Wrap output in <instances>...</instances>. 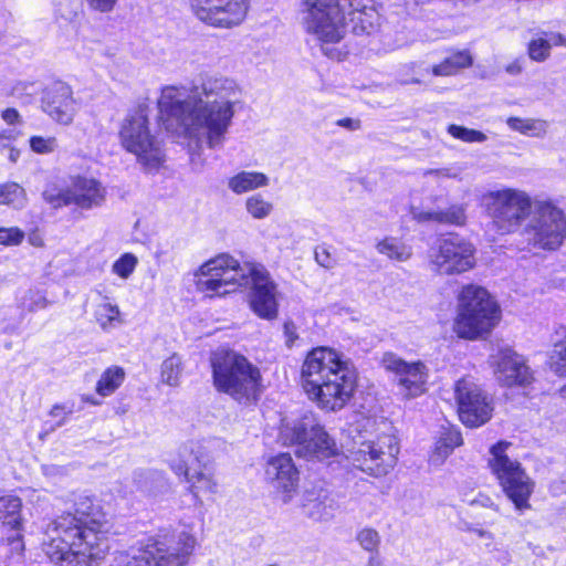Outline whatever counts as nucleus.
I'll return each mask as SVG.
<instances>
[{"label":"nucleus","mask_w":566,"mask_h":566,"mask_svg":"<svg viewBox=\"0 0 566 566\" xmlns=\"http://www.w3.org/2000/svg\"><path fill=\"white\" fill-rule=\"evenodd\" d=\"M243 106L241 86L227 76H207L191 87L165 86L158 98L165 129L196 148H221Z\"/></svg>","instance_id":"nucleus-1"},{"label":"nucleus","mask_w":566,"mask_h":566,"mask_svg":"<svg viewBox=\"0 0 566 566\" xmlns=\"http://www.w3.org/2000/svg\"><path fill=\"white\" fill-rule=\"evenodd\" d=\"M43 551L60 566H90L108 551L104 513L88 496L80 495L74 512L54 518L46 527Z\"/></svg>","instance_id":"nucleus-2"},{"label":"nucleus","mask_w":566,"mask_h":566,"mask_svg":"<svg viewBox=\"0 0 566 566\" xmlns=\"http://www.w3.org/2000/svg\"><path fill=\"white\" fill-rule=\"evenodd\" d=\"M346 14L357 35L371 34L379 25L375 0H301L298 6L302 30L326 56L334 60H342L345 55L333 45L346 35Z\"/></svg>","instance_id":"nucleus-3"},{"label":"nucleus","mask_w":566,"mask_h":566,"mask_svg":"<svg viewBox=\"0 0 566 566\" xmlns=\"http://www.w3.org/2000/svg\"><path fill=\"white\" fill-rule=\"evenodd\" d=\"M197 290L205 296H223L238 287H250V306L263 319L277 316L276 285L260 263L241 264L228 253L206 261L193 273Z\"/></svg>","instance_id":"nucleus-4"},{"label":"nucleus","mask_w":566,"mask_h":566,"mask_svg":"<svg viewBox=\"0 0 566 566\" xmlns=\"http://www.w3.org/2000/svg\"><path fill=\"white\" fill-rule=\"evenodd\" d=\"M301 384L308 399L326 411H339L357 387V371L349 359L328 347L312 349L301 369Z\"/></svg>","instance_id":"nucleus-5"},{"label":"nucleus","mask_w":566,"mask_h":566,"mask_svg":"<svg viewBox=\"0 0 566 566\" xmlns=\"http://www.w3.org/2000/svg\"><path fill=\"white\" fill-rule=\"evenodd\" d=\"M197 539L189 531L167 532L117 552V566H186Z\"/></svg>","instance_id":"nucleus-6"},{"label":"nucleus","mask_w":566,"mask_h":566,"mask_svg":"<svg viewBox=\"0 0 566 566\" xmlns=\"http://www.w3.org/2000/svg\"><path fill=\"white\" fill-rule=\"evenodd\" d=\"M216 389L235 401L250 403L261 394L260 369L243 355L233 350H220L211 358Z\"/></svg>","instance_id":"nucleus-7"},{"label":"nucleus","mask_w":566,"mask_h":566,"mask_svg":"<svg viewBox=\"0 0 566 566\" xmlns=\"http://www.w3.org/2000/svg\"><path fill=\"white\" fill-rule=\"evenodd\" d=\"M500 319V306L485 289L470 284L461 290L453 322V331L460 338H483Z\"/></svg>","instance_id":"nucleus-8"},{"label":"nucleus","mask_w":566,"mask_h":566,"mask_svg":"<svg viewBox=\"0 0 566 566\" xmlns=\"http://www.w3.org/2000/svg\"><path fill=\"white\" fill-rule=\"evenodd\" d=\"M149 107L139 103L124 116L118 128L123 149L134 155L146 170H157L165 161L161 142L150 129Z\"/></svg>","instance_id":"nucleus-9"},{"label":"nucleus","mask_w":566,"mask_h":566,"mask_svg":"<svg viewBox=\"0 0 566 566\" xmlns=\"http://www.w3.org/2000/svg\"><path fill=\"white\" fill-rule=\"evenodd\" d=\"M279 440L284 446H296V453L307 459L324 460L338 453L335 440L313 413L293 421L283 420Z\"/></svg>","instance_id":"nucleus-10"},{"label":"nucleus","mask_w":566,"mask_h":566,"mask_svg":"<svg viewBox=\"0 0 566 566\" xmlns=\"http://www.w3.org/2000/svg\"><path fill=\"white\" fill-rule=\"evenodd\" d=\"M510 447L511 443L506 441L492 446L489 465L515 510L524 512L531 509L530 499L534 492L535 482L517 460L509 457L506 451Z\"/></svg>","instance_id":"nucleus-11"},{"label":"nucleus","mask_w":566,"mask_h":566,"mask_svg":"<svg viewBox=\"0 0 566 566\" xmlns=\"http://www.w3.org/2000/svg\"><path fill=\"white\" fill-rule=\"evenodd\" d=\"M207 460L205 442L195 440L181 444L168 460L169 468L177 476L184 478L188 491L199 506L203 504V496L210 497L218 493V482L212 473L206 469L191 471L193 462L201 465Z\"/></svg>","instance_id":"nucleus-12"},{"label":"nucleus","mask_w":566,"mask_h":566,"mask_svg":"<svg viewBox=\"0 0 566 566\" xmlns=\"http://www.w3.org/2000/svg\"><path fill=\"white\" fill-rule=\"evenodd\" d=\"M481 205L499 234L517 231L530 216L532 199L523 190L502 188L482 196Z\"/></svg>","instance_id":"nucleus-13"},{"label":"nucleus","mask_w":566,"mask_h":566,"mask_svg":"<svg viewBox=\"0 0 566 566\" xmlns=\"http://www.w3.org/2000/svg\"><path fill=\"white\" fill-rule=\"evenodd\" d=\"M523 234L534 248L556 250L566 239V214L549 200L537 201Z\"/></svg>","instance_id":"nucleus-14"},{"label":"nucleus","mask_w":566,"mask_h":566,"mask_svg":"<svg viewBox=\"0 0 566 566\" xmlns=\"http://www.w3.org/2000/svg\"><path fill=\"white\" fill-rule=\"evenodd\" d=\"M430 270L440 275H458L475 265L474 245L459 234L441 237L428 251Z\"/></svg>","instance_id":"nucleus-15"},{"label":"nucleus","mask_w":566,"mask_h":566,"mask_svg":"<svg viewBox=\"0 0 566 566\" xmlns=\"http://www.w3.org/2000/svg\"><path fill=\"white\" fill-rule=\"evenodd\" d=\"M454 398L464 426L478 428L491 419L493 400L473 378L464 377L455 382Z\"/></svg>","instance_id":"nucleus-16"},{"label":"nucleus","mask_w":566,"mask_h":566,"mask_svg":"<svg viewBox=\"0 0 566 566\" xmlns=\"http://www.w3.org/2000/svg\"><path fill=\"white\" fill-rule=\"evenodd\" d=\"M381 366L394 374L399 395L405 399H413L428 390L430 370L422 360L408 361L395 353H385Z\"/></svg>","instance_id":"nucleus-17"},{"label":"nucleus","mask_w":566,"mask_h":566,"mask_svg":"<svg viewBox=\"0 0 566 566\" xmlns=\"http://www.w3.org/2000/svg\"><path fill=\"white\" fill-rule=\"evenodd\" d=\"M398 453L396 438L385 434L378 437L376 441L361 442L357 450L352 451L350 458L354 465L363 472L380 476L394 468Z\"/></svg>","instance_id":"nucleus-18"},{"label":"nucleus","mask_w":566,"mask_h":566,"mask_svg":"<svg viewBox=\"0 0 566 566\" xmlns=\"http://www.w3.org/2000/svg\"><path fill=\"white\" fill-rule=\"evenodd\" d=\"M195 17L207 25L232 29L247 18L250 0H189Z\"/></svg>","instance_id":"nucleus-19"},{"label":"nucleus","mask_w":566,"mask_h":566,"mask_svg":"<svg viewBox=\"0 0 566 566\" xmlns=\"http://www.w3.org/2000/svg\"><path fill=\"white\" fill-rule=\"evenodd\" d=\"M41 109L55 123L71 125L77 112L71 86L64 82L48 85L42 93Z\"/></svg>","instance_id":"nucleus-20"},{"label":"nucleus","mask_w":566,"mask_h":566,"mask_svg":"<svg viewBox=\"0 0 566 566\" xmlns=\"http://www.w3.org/2000/svg\"><path fill=\"white\" fill-rule=\"evenodd\" d=\"M496 380L503 386L527 385L533 375L522 356L509 347L500 348L490 356Z\"/></svg>","instance_id":"nucleus-21"},{"label":"nucleus","mask_w":566,"mask_h":566,"mask_svg":"<svg viewBox=\"0 0 566 566\" xmlns=\"http://www.w3.org/2000/svg\"><path fill=\"white\" fill-rule=\"evenodd\" d=\"M265 478L284 503L293 497L298 484V471L291 454L280 453L266 462Z\"/></svg>","instance_id":"nucleus-22"},{"label":"nucleus","mask_w":566,"mask_h":566,"mask_svg":"<svg viewBox=\"0 0 566 566\" xmlns=\"http://www.w3.org/2000/svg\"><path fill=\"white\" fill-rule=\"evenodd\" d=\"M74 205L82 209L99 206L105 198L104 187L94 178L77 177L72 184Z\"/></svg>","instance_id":"nucleus-23"},{"label":"nucleus","mask_w":566,"mask_h":566,"mask_svg":"<svg viewBox=\"0 0 566 566\" xmlns=\"http://www.w3.org/2000/svg\"><path fill=\"white\" fill-rule=\"evenodd\" d=\"M302 509L313 520H327L333 515L334 501L324 490H306L302 495Z\"/></svg>","instance_id":"nucleus-24"},{"label":"nucleus","mask_w":566,"mask_h":566,"mask_svg":"<svg viewBox=\"0 0 566 566\" xmlns=\"http://www.w3.org/2000/svg\"><path fill=\"white\" fill-rule=\"evenodd\" d=\"M269 177L260 171L242 170L228 179V188L235 195H242L268 187Z\"/></svg>","instance_id":"nucleus-25"},{"label":"nucleus","mask_w":566,"mask_h":566,"mask_svg":"<svg viewBox=\"0 0 566 566\" xmlns=\"http://www.w3.org/2000/svg\"><path fill=\"white\" fill-rule=\"evenodd\" d=\"M133 482L137 491L151 495L168 485L165 474L157 470H137L134 472Z\"/></svg>","instance_id":"nucleus-26"},{"label":"nucleus","mask_w":566,"mask_h":566,"mask_svg":"<svg viewBox=\"0 0 566 566\" xmlns=\"http://www.w3.org/2000/svg\"><path fill=\"white\" fill-rule=\"evenodd\" d=\"M94 316L96 323L104 332H111L124 323L119 307L111 303L108 298H105L96 306Z\"/></svg>","instance_id":"nucleus-27"},{"label":"nucleus","mask_w":566,"mask_h":566,"mask_svg":"<svg viewBox=\"0 0 566 566\" xmlns=\"http://www.w3.org/2000/svg\"><path fill=\"white\" fill-rule=\"evenodd\" d=\"M462 444V436L459 430L450 429L437 441L430 461L433 464H441L452 453L455 447Z\"/></svg>","instance_id":"nucleus-28"},{"label":"nucleus","mask_w":566,"mask_h":566,"mask_svg":"<svg viewBox=\"0 0 566 566\" xmlns=\"http://www.w3.org/2000/svg\"><path fill=\"white\" fill-rule=\"evenodd\" d=\"M507 126L515 132L531 137H542L547 132V122L538 118L509 117Z\"/></svg>","instance_id":"nucleus-29"},{"label":"nucleus","mask_w":566,"mask_h":566,"mask_svg":"<svg viewBox=\"0 0 566 566\" xmlns=\"http://www.w3.org/2000/svg\"><path fill=\"white\" fill-rule=\"evenodd\" d=\"M376 248L380 254L398 262H406L412 255L411 247L394 237L385 238Z\"/></svg>","instance_id":"nucleus-30"},{"label":"nucleus","mask_w":566,"mask_h":566,"mask_svg":"<svg viewBox=\"0 0 566 566\" xmlns=\"http://www.w3.org/2000/svg\"><path fill=\"white\" fill-rule=\"evenodd\" d=\"M21 500L14 495H3L0 497V520L12 530L18 531L21 526Z\"/></svg>","instance_id":"nucleus-31"},{"label":"nucleus","mask_w":566,"mask_h":566,"mask_svg":"<svg viewBox=\"0 0 566 566\" xmlns=\"http://www.w3.org/2000/svg\"><path fill=\"white\" fill-rule=\"evenodd\" d=\"M471 64L472 57L469 52L461 51L448 56L440 64L433 66L432 73L436 76H450Z\"/></svg>","instance_id":"nucleus-32"},{"label":"nucleus","mask_w":566,"mask_h":566,"mask_svg":"<svg viewBox=\"0 0 566 566\" xmlns=\"http://www.w3.org/2000/svg\"><path fill=\"white\" fill-rule=\"evenodd\" d=\"M125 371L122 367L107 368L96 384V392L103 397L112 395L124 381Z\"/></svg>","instance_id":"nucleus-33"},{"label":"nucleus","mask_w":566,"mask_h":566,"mask_svg":"<svg viewBox=\"0 0 566 566\" xmlns=\"http://www.w3.org/2000/svg\"><path fill=\"white\" fill-rule=\"evenodd\" d=\"M17 303L23 313H35L45 310L51 304L44 292L33 289L24 291L18 297Z\"/></svg>","instance_id":"nucleus-34"},{"label":"nucleus","mask_w":566,"mask_h":566,"mask_svg":"<svg viewBox=\"0 0 566 566\" xmlns=\"http://www.w3.org/2000/svg\"><path fill=\"white\" fill-rule=\"evenodd\" d=\"M0 205L21 209L27 205L25 190L17 182L0 185Z\"/></svg>","instance_id":"nucleus-35"},{"label":"nucleus","mask_w":566,"mask_h":566,"mask_svg":"<svg viewBox=\"0 0 566 566\" xmlns=\"http://www.w3.org/2000/svg\"><path fill=\"white\" fill-rule=\"evenodd\" d=\"M563 332L564 338L554 345L548 357L549 369L559 377H566V327Z\"/></svg>","instance_id":"nucleus-36"},{"label":"nucleus","mask_w":566,"mask_h":566,"mask_svg":"<svg viewBox=\"0 0 566 566\" xmlns=\"http://www.w3.org/2000/svg\"><path fill=\"white\" fill-rule=\"evenodd\" d=\"M182 373L181 358L174 354L161 364V380L164 384L175 387L179 385Z\"/></svg>","instance_id":"nucleus-37"},{"label":"nucleus","mask_w":566,"mask_h":566,"mask_svg":"<svg viewBox=\"0 0 566 566\" xmlns=\"http://www.w3.org/2000/svg\"><path fill=\"white\" fill-rule=\"evenodd\" d=\"M43 198L53 208L74 205L72 187L59 188L55 185H49L43 191Z\"/></svg>","instance_id":"nucleus-38"},{"label":"nucleus","mask_w":566,"mask_h":566,"mask_svg":"<svg viewBox=\"0 0 566 566\" xmlns=\"http://www.w3.org/2000/svg\"><path fill=\"white\" fill-rule=\"evenodd\" d=\"M245 210L253 218L262 220L268 218L273 211L272 202L264 199L260 193L250 196L245 200Z\"/></svg>","instance_id":"nucleus-39"},{"label":"nucleus","mask_w":566,"mask_h":566,"mask_svg":"<svg viewBox=\"0 0 566 566\" xmlns=\"http://www.w3.org/2000/svg\"><path fill=\"white\" fill-rule=\"evenodd\" d=\"M465 222L467 206L463 203L451 205L443 210H439V223L461 227Z\"/></svg>","instance_id":"nucleus-40"},{"label":"nucleus","mask_w":566,"mask_h":566,"mask_svg":"<svg viewBox=\"0 0 566 566\" xmlns=\"http://www.w3.org/2000/svg\"><path fill=\"white\" fill-rule=\"evenodd\" d=\"M38 87L32 82L19 81L12 84L7 91V95L14 97L21 104H29L36 94Z\"/></svg>","instance_id":"nucleus-41"},{"label":"nucleus","mask_w":566,"mask_h":566,"mask_svg":"<svg viewBox=\"0 0 566 566\" xmlns=\"http://www.w3.org/2000/svg\"><path fill=\"white\" fill-rule=\"evenodd\" d=\"M138 264V259L133 253H124L117 259L112 266V271L114 274L118 275L120 279H128L133 272L135 271Z\"/></svg>","instance_id":"nucleus-42"},{"label":"nucleus","mask_w":566,"mask_h":566,"mask_svg":"<svg viewBox=\"0 0 566 566\" xmlns=\"http://www.w3.org/2000/svg\"><path fill=\"white\" fill-rule=\"evenodd\" d=\"M448 133L464 143H483L486 140V135L480 130L467 128L455 124L449 125Z\"/></svg>","instance_id":"nucleus-43"},{"label":"nucleus","mask_w":566,"mask_h":566,"mask_svg":"<svg viewBox=\"0 0 566 566\" xmlns=\"http://www.w3.org/2000/svg\"><path fill=\"white\" fill-rule=\"evenodd\" d=\"M356 541L363 549L377 553L380 545V535L376 530L365 527L357 533Z\"/></svg>","instance_id":"nucleus-44"},{"label":"nucleus","mask_w":566,"mask_h":566,"mask_svg":"<svg viewBox=\"0 0 566 566\" xmlns=\"http://www.w3.org/2000/svg\"><path fill=\"white\" fill-rule=\"evenodd\" d=\"M30 147L36 154H51L59 147L57 140L53 136H32L30 138Z\"/></svg>","instance_id":"nucleus-45"},{"label":"nucleus","mask_w":566,"mask_h":566,"mask_svg":"<svg viewBox=\"0 0 566 566\" xmlns=\"http://www.w3.org/2000/svg\"><path fill=\"white\" fill-rule=\"evenodd\" d=\"M551 54L549 41L537 38L528 43V56L536 62H544Z\"/></svg>","instance_id":"nucleus-46"},{"label":"nucleus","mask_w":566,"mask_h":566,"mask_svg":"<svg viewBox=\"0 0 566 566\" xmlns=\"http://www.w3.org/2000/svg\"><path fill=\"white\" fill-rule=\"evenodd\" d=\"M24 239V232L18 227H0V244L7 247L19 245Z\"/></svg>","instance_id":"nucleus-47"},{"label":"nucleus","mask_w":566,"mask_h":566,"mask_svg":"<svg viewBox=\"0 0 566 566\" xmlns=\"http://www.w3.org/2000/svg\"><path fill=\"white\" fill-rule=\"evenodd\" d=\"M78 3L76 0H55V13L64 20L76 17Z\"/></svg>","instance_id":"nucleus-48"},{"label":"nucleus","mask_w":566,"mask_h":566,"mask_svg":"<svg viewBox=\"0 0 566 566\" xmlns=\"http://www.w3.org/2000/svg\"><path fill=\"white\" fill-rule=\"evenodd\" d=\"M315 260L321 266L325 269H332L335 265V260L332 258L329 251L325 247L316 248Z\"/></svg>","instance_id":"nucleus-49"},{"label":"nucleus","mask_w":566,"mask_h":566,"mask_svg":"<svg viewBox=\"0 0 566 566\" xmlns=\"http://www.w3.org/2000/svg\"><path fill=\"white\" fill-rule=\"evenodd\" d=\"M19 135L20 133L15 128H7L0 132V148H10Z\"/></svg>","instance_id":"nucleus-50"},{"label":"nucleus","mask_w":566,"mask_h":566,"mask_svg":"<svg viewBox=\"0 0 566 566\" xmlns=\"http://www.w3.org/2000/svg\"><path fill=\"white\" fill-rule=\"evenodd\" d=\"M171 249H172V245L168 241L158 242L156 245V250L154 251L155 260L158 263L165 262L167 260V258L169 256Z\"/></svg>","instance_id":"nucleus-51"},{"label":"nucleus","mask_w":566,"mask_h":566,"mask_svg":"<svg viewBox=\"0 0 566 566\" xmlns=\"http://www.w3.org/2000/svg\"><path fill=\"white\" fill-rule=\"evenodd\" d=\"M412 218L418 222L434 221L439 223V210L421 211L412 210Z\"/></svg>","instance_id":"nucleus-52"},{"label":"nucleus","mask_w":566,"mask_h":566,"mask_svg":"<svg viewBox=\"0 0 566 566\" xmlns=\"http://www.w3.org/2000/svg\"><path fill=\"white\" fill-rule=\"evenodd\" d=\"M88 6L99 12H109L115 7L117 0H86Z\"/></svg>","instance_id":"nucleus-53"},{"label":"nucleus","mask_w":566,"mask_h":566,"mask_svg":"<svg viewBox=\"0 0 566 566\" xmlns=\"http://www.w3.org/2000/svg\"><path fill=\"white\" fill-rule=\"evenodd\" d=\"M2 119L8 125H15L21 123V116L15 108H7L1 113Z\"/></svg>","instance_id":"nucleus-54"},{"label":"nucleus","mask_w":566,"mask_h":566,"mask_svg":"<svg viewBox=\"0 0 566 566\" xmlns=\"http://www.w3.org/2000/svg\"><path fill=\"white\" fill-rule=\"evenodd\" d=\"M544 40L549 41V50L553 45L555 46H566V38L562 35L560 33L551 32L546 33V38Z\"/></svg>","instance_id":"nucleus-55"},{"label":"nucleus","mask_w":566,"mask_h":566,"mask_svg":"<svg viewBox=\"0 0 566 566\" xmlns=\"http://www.w3.org/2000/svg\"><path fill=\"white\" fill-rule=\"evenodd\" d=\"M284 334L286 336V343L291 346L294 340L297 338L296 327L292 322H286L284 324Z\"/></svg>","instance_id":"nucleus-56"},{"label":"nucleus","mask_w":566,"mask_h":566,"mask_svg":"<svg viewBox=\"0 0 566 566\" xmlns=\"http://www.w3.org/2000/svg\"><path fill=\"white\" fill-rule=\"evenodd\" d=\"M340 127L348 128L350 130H356L360 127V122L358 119L353 118H342L336 123Z\"/></svg>","instance_id":"nucleus-57"},{"label":"nucleus","mask_w":566,"mask_h":566,"mask_svg":"<svg viewBox=\"0 0 566 566\" xmlns=\"http://www.w3.org/2000/svg\"><path fill=\"white\" fill-rule=\"evenodd\" d=\"M522 70L523 66L520 60H516L506 66V72L511 75H517L522 72Z\"/></svg>","instance_id":"nucleus-58"},{"label":"nucleus","mask_w":566,"mask_h":566,"mask_svg":"<svg viewBox=\"0 0 566 566\" xmlns=\"http://www.w3.org/2000/svg\"><path fill=\"white\" fill-rule=\"evenodd\" d=\"M472 533L482 539H492V534L488 531L481 530V528H474Z\"/></svg>","instance_id":"nucleus-59"},{"label":"nucleus","mask_w":566,"mask_h":566,"mask_svg":"<svg viewBox=\"0 0 566 566\" xmlns=\"http://www.w3.org/2000/svg\"><path fill=\"white\" fill-rule=\"evenodd\" d=\"M366 566H381V559L379 558L378 555H371L368 558Z\"/></svg>","instance_id":"nucleus-60"},{"label":"nucleus","mask_w":566,"mask_h":566,"mask_svg":"<svg viewBox=\"0 0 566 566\" xmlns=\"http://www.w3.org/2000/svg\"><path fill=\"white\" fill-rule=\"evenodd\" d=\"M50 413L53 417H59L61 415H66V411L64 410V407L56 405L51 409Z\"/></svg>","instance_id":"nucleus-61"},{"label":"nucleus","mask_w":566,"mask_h":566,"mask_svg":"<svg viewBox=\"0 0 566 566\" xmlns=\"http://www.w3.org/2000/svg\"><path fill=\"white\" fill-rule=\"evenodd\" d=\"M19 155H20L19 150L10 147L9 159L12 163H15L18 160Z\"/></svg>","instance_id":"nucleus-62"},{"label":"nucleus","mask_w":566,"mask_h":566,"mask_svg":"<svg viewBox=\"0 0 566 566\" xmlns=\"http://www.w3.org/2000/svg\"><path fill=\"white\" fill-rule=\"evenodd\" d=\"M439 176L454 178L455 174H451L449 169H441L436 171Z\"/></svg>","instance_id":"nucleus-63"},{"label":"nucleus","mask_w":566,"mask_h":566,"mask_svg":"<svg viewBox=\"0 0 566 566\" xmlns=\"http://www.w3.org/2000/svg\"><path fill=\"white\" fill-rule=\"evenodd\" d=\"M401 84H410V83H420V80L417 78V77H412V78H401L400 80Z\"/></svg>","instance_id":"nucleus-64"}]
</instances>
